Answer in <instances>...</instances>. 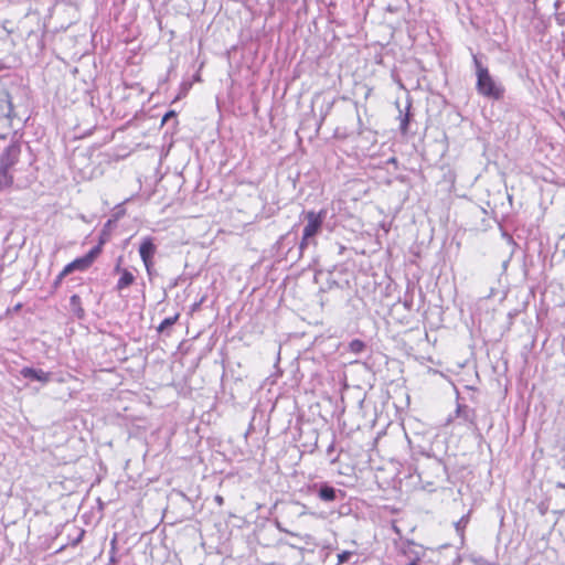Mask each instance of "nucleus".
Masks as SVG:
<instances>
[{
	"mask_svg": "<svg viewBox=\"0 0 565 565\" xmlns=\"http://www.w3.org/2000/svg\"><path fill=\"white\" fill-rule=\"evenodd\" d=\"M305 218L307 221V224L303 227L302 237L301 241L298 243V247L296 250H294V247L297 245L298 235L296 232H294V230L282 235L277 242L278 250L282 253L284 249L287 248L285 257L287 259H291L292 262H297L298 259H300L303 250L309 245H317L316 236L322 230V224L326 218V212L308 211L305 213Z\"/></svg>",
	"mask_w": 565,
	"mask_h": 565,
	"instance_id": "nucleus-1",
	"label": "nucleus"
},
{
	"mask_svg": "<svg viewBox=\"0 0 565 565\" xmlns=\"http://www.w3.org/2000/svg\"><path fill=\"white\" fill-rule=\"evenodd\" d=\"M473 65L476 68V90L479 95L493 100H501L504 97L505 88L483 66L477 55H473Z\"/></svg>",
	"mask_w": 565,
	"mask_h": 565,
	"instance_id": "nucleus-2",
	"label": "nucleus"
},
{
	"mask_svg": "<svg viewBox=\"0 0 565 565\" xmlns=\"http://www.w3.org/2000/svg\"><path fill=\"white\" fill-rule=\"evenodd\" d=\"M447 475L446 466L441 460L428 457L420 465L418 478L423 487L429 491L433 490L438 482H441Z\"/></svg>",
	"mask_w": 565,
	"mask_h": 565,
	"instance_id": "nucleus-3",
	"label": "nucleus"
},
{
	"mask_svg": "<svg viewBox=\"0 0 565 565\" xmlns=\"http://www.w3.org/2000/svg\"><path fill=\"white\" fill-rule=\"evenodd\" d=\"M309 491L317 493L318 498L326 502L332 503L344 498V492L337 489L328 482H317L309 486Z\"/></svg>",
	"mask_w": 565,
	"mask_h": 565,
	"instance_id": "nucleus-4",
	"label": "nucleus"
},
{
	"mask_svg": "<svg viewBox=\"0 0 565 565\" xmlns=\"http://www.w3.org/2000/svg\"><path fill=\"white\" fill-rule=\"evenodd\" d=\"M156 252L157 246L153 243V238L150 236L143 237L139 246V255L149 276L152 275L153 256Z\"/></svg>",
	"mask_w": 565,
	"mask_h": 565,
	"instance_id": "nucleus-5",
	"label": "nucleus"
},
{
	"mask_svg": "<svg viewBox=\"0 0 565 565\" xmlns=\"http://www.w3.org/2000/svg\"><path fill=\"white\" fill-rule=\"evenodd\" d=\"M21 154V145L19 142H11L0 154V168L9 170L19 162Z\"/></svg>",
	"mask_w": 565,
	"mask_h": 565,
	"instance_id": "nucleus-6",
	"label": "nucleus"
},
{
	"mask_svg": "<svg viewBox=\"0 0 565 565\" xmlns=\"http://www.w3.org/2000/svg\"><path fill=\"white\" fill-rule=\"evenodd\" d=\"M403 557L405 561H399V565H418L422 557L420 546L416 545L413 542L403 543L401 547Z\"/></svg>",
	"mask_w": 565,
	"mask_h": 565,
	"instance_id": "nucleus-7",
	"label": "nucleus"
},
{
	"mask_svg": "<svg viewBox=\"0 0 565 565\" xmlns=\"http://www.w3.org/2000/svg\"><path fill=\"white\" fill-rule=\"evenodd\" d=\"M455 416L462 420L465 424H469L473 430H477L476 424V411L467 405L457 404Z\"/></svg>",
	"mask_w": 565,
	"mask_h": 565,
	"instance_id": "nucleus-8",
	"label": "nucleus"
},
{
	"mask_svg": "<svg viewBox=\"0 0 565 565\" xmlns=\"http://www.w3.org/2000/svg\"><path fill=\"white\" fill-rule=\"evenodd\" d=\"M20 374L23 379L31 380V381H38L43 384L49 383L51 380V373L44 372L41 369H34L24 366L20 370Z\"/></svg>",
	"mask_w": 565,
	"mask_h": 565,
	"instance_id": "nucleus-9",
	"label": "nucleus"
},
{
	"mask_svg": "<svg viewBox=\"0 0 565 565\" xmlns=\"http://www.w3.org/2000/svg\"><path fill=\"white\" fill-rule=\"evenodd\" d=\"M135 279L136 278L131 271H129L128 269H122L120 278L118 279V281L116 284V289L118 291H121L122 289L128 288L129 286H131L135 282Z\"/></svg>",
	"mask_w": 565,
	"mask_h": 565,
	"instance_id": "nucleus-10",
	"label": "nucleus"
},
{
	"mask_svg": "<svg viewBox=\"0 0 565 565\" xmlns=\"http://www.w3.org/2000/svg\"><path fill=\"white\" fill-rule=\"evenodd\" d=\"M70 308L76 318L83 319L85 317V310L82 307V300L78 295H73L70 298Z\"/></svg>",
	"mask_w": 565,
	"mask_h": 565,
	"instance_id": "nucleus-11",
	"label": "nucleus"
},
{
	"mask_svg": "<svg viewBox=\"0 0 565 565\" xmlns=\"http://www.w3.org/2000/svg\"><path fill=\"white\" fill-rule=\"evenodd\" d=\"M411 106H412V102L408 99L407 106H406V113L403 114V111L399 109V116H398L399 130L403 135H405L408 131V125H409V120H411V113H409Z\"/></svg>",
	"mask_w": 565,
	"mask_h": 565,
	"instance_id": "nucleus-12",
	"label": "nucleus"
},
{
	"mask_svg": "<svg viewBox=\"0 0 565 565\" xmlns=\"http://www.w3.org/2000/svg\"><path fill=\"white\" fill-rule=\"evenodd\" d=\"M366 343L360 339H353L348 344V350L353 354H362L366 351Z\"/></svg>",
	"mask_w": 565,
	"mask_h": 565,
	"instance_id": "nucleus-13",
	"label": "nucleus"
},
{
	"mask_svg": "<svg viewBox=\"0 0 565 565\" xmlns=\"http://www.w3.org/2000/svg\"><path fill=\"white\" fill-rule=\"evenodd\" d=\"M13 183V174L9 170L0 168V191L10 188Z\"/></svg>",
	"mask_w": 565,
	"mask_h": 565,
	"instance_id": "nucleus-14",
	"label": "nucleus"
},
{
	"mask_svg": "<svg viewBox=\"0 0 565 565\" xmlns=\"http://www.w3.org/2000/svg\"><path fill=\"white\" fill-rule=\"evenodd\" d=\"M180 315L175 313L173 317L166 318L162 320V322L158 326L157 331L159 333L164 332L168 328L172 327L179 319Z\"/></svg>",
	"mask_w": 565,
	"mask_h": 565,
	"instance_id": "nucleus-15",
	"label": "nucleus"
},
{
	"mask_svg": "<svg viewBox=\"0 0 565 565\" xmlns=\"http://www.w3.org/2000/svg\"><path fill=\"white\" fill-rule=\"evenodd\" d=\"M73 264L75 265V269L81 271H84L92 266V264L88 262L85 255L74 259Z\"/></svg>",
	"mask_w": 565,
	"mask_h": 565,
	"instance_id": "nucleus-16",
	"label": "nucleus"
},
{
	"mask_svg": "<svg viewBox=\"0 0 565 565\" xmlns=\"http://www.w3.org/2000/svg\"><path fill=\"white\" fill-rule=\"evenodd\" d=\"M469 514H466L463 516H461V519L459 521H457L455 523V529H456V532L461 536L463 537V531L469 522Z\"/></svg>",
	"mask_w": 565,
	"mask_h": 565,
	"instance_id": "nucleus-17",
	"label": "nucleus"
},
{
	"mask_svg": "<svg viewBox=\"0 0 565 565\" xmlns=\"http://www.w3.org/2000/svg\"><path fill=\"white\" fill-rule=\"evenodd\" d=\"M103 241L99 242L98 245L94 246L87 254H85V257L88 259L90 264L94 263V260L98 257V255L102 253V245Z\"/></svg>",
	"mask_w": 565,
	"mask_h": 565,
	"instance_id": "nucleus-18",
	"label": "nucleus"
},
{
	"mask_svg": "<svg viewBox=\"0 0 565 565\" xmlns=\"http://www.w3.org/2000/svg\"><path fill=\"white\" fill-rule=\"evenodd\" d=\"M353 553L350 551H343L338 554V565L348 562L352 557Z\"/></svg>",
	"mask_w": 565,
	"mask_h": 565,
	"instance_id": "nucleus-19",
	"label": "nucleus"
},
{
	"mask_svg": "<svg viewBox=\"0 0 565 565\" xmlns=\"http://www.w3.org/2000/svg\"><path fill=\"white\" fill-rule=\"evenodd\" d=\"M110 551H109V554H110V557H109V562L110 563H116L117 562V558H116V553H117V550H116V539H114L111 541V544H110Z\"/></svg>",
	"mask_w": 565,
	"mask_h": 565,
	"instance_id": "nucleus-20",
	"label": "nucleus"
},
{
	"mask_svg": "<svg viewBox=\"0 0 565 565\" xmlns=\"http://www.w3.org/2000/svg\"><path fill=\"white\" fill-rule=\"evenodd\" d=\"M75 265L73 264V262L68 263L64 268L63 270L61 271L62 276L66 277L67 275H70L71 273L75 271Z\"/></svg>",
	"mask_w": 565,
	"mask_h": 565,
	"instance_id": "nucleus-21",
	"label": "nucleus"
},
{
	"mask_svg": "<svg viewBox=\"0 0 565 565\" xmlns=\"http://www.w3.org/2000/svg\"><path fill=\"white\" fill-rule=\"evenodd\" d=\"M475 565H499L498 563L490 562L483 557H478L473 561Z\"/></svg>",
	"mask_w": 565,
	"mask_h": 565,
	"instance_id": "nucleus-22",
	"label": "nucleus"
},
{
	"mask_svg": "<svg viewBox=\"0 0 565 565\" xmlns=\"http://www.w3.org/2000/svg\"><path fill=\"white\" fill-rule=\"evenodd\" d=\"M64 278H65V277H64V276H62V274L60 273V274L56 276V278L54 279V281H53V288H54V289H57V288L61 286L62 280H63Z\"/></svg>",
	"mask_w": 565,
	"mask_h": 565,
	"instance_id": "nucleus-23",
	"label": "nucleus"
},
{
	"mask_svg": "<svg viewBox=\"0 0 565 565\" xmlns=\"http://www.w3.org/2000/svg\"><path fill=\"white\" fill-rule=\"evenodd\" d=\"M173 117H175V111L174 110H170V111L166 113V115L162 118L161 124L162 125L166 124L170 118H173Z\"/></svg>",
	"mask_w": 565,
	"mask_h": 565,
	"instance_id": "nucleus-24",
	"label": "nucleus"
},
{
	"mask_svg": "<svg viewBox=\"0 0 565 565\" xmlns=\"http://www.w3.org/2000/svg\"><path fill=\"white\" fill-rule=\"evenodd\" d=\"M302 509H303V510L301 511L300 515H307V514H309V515H316V513H315V512L309 511V510H308V508H307L305 504H302Z\"/></svg>",
	"mask_w": 565,
	"mask_h": 565,
	"instance_id": "nucleus-25",
	"label": "nucleus"
},
{
	"mask_svg": "<svg viewBox=\"0 0 565 565\" xmlns=\"http://www.w3.org/2000/svg\"><path fill=\"white\" fill-rule=\"evenodd\" d=\"M334 450V443H331V445L327 449V454L331 455V452Z\"/></svg>",
	"mask_w": 565,
	"mask_h": 565,
	"instance_id": "nucleus-26",
	"label": "nucleus"
},
{
	"mask_svg": "<svg viewBox=\"0 0 565 565\" xmlns=\"http://www.w3.org/2000/svg\"><path fill=\"white\" fill-rule=\"evenodd\" d=\"M278 530L281 531V532H285L287 534H290V535H296L295 533H292V532H290V531H288L286 529H282L279 524H278Z\"/></svg>",
	"mask_w": 565,
	"mask_h": 565,
	"instance_id": "nucleus-27",
	"label": "nucleus"
},
{
	"mask_svg": "<svg viewBox=\"0 0 565 565\" xmlns=\"http://www.w3.org/2000/svg\"><path fill=\"white\" fill-rule=\"evenodd\" d=\"M122 269H124V268H121V267H120V264L118 263V264L116 265V267H115V269H114V270H115V273H120V274H121V270H122Z\"/></svg>",
	"mask_w": 565,
	"mask_h": 565,
	"instance_id": "nucleus-28",
	"label": "nucleus"
},
{
	"mask_svg": "<svg viewBox=\"0 0 565 565\" xmlns=\"http://www.w3.org/2000/svg\"><path fill=\"white\" fill-rule=\"evenodd\" d=\"M200 305L201 302H195L193 306H192V311H195L200 308Z\"/></svg>",
	"mask_w": 565,
	"mask_h": 565,
	"instance_id": "nucleus-29",
	"label": "nucleus"
},
{
	"mask_svg": "<svg viewBox=\"0 0 565 565\" xmlns=\"http://www.w3.org/2000/svg\"><path fill=\"white\" fill-rule=\"evenodd\" d=\"M559 117H561V119L565 122V111H562V113L559 114Z\"/></svg>",
	"mask_w": 565,
	"mask_h": 565,
	"instance_id": "nucleus-30",
	"label": "nucleus"
},
{
	"mask_svg": "<svg viewBox=\"0 0 565 565\" xmlns=\"http://www.w3.org/2000/svg\"><path fill=\"white\" fill-rule=\"evenodd\" d=\"M216 501H217L218 503H222V502H223V498H222V497H220V495H217V497H216Z\"/></svg>",
	"mask_w": 565,
	"mask_h": 565,
	"instance_id": "nucleus-31",
	"label": "nucleus"
},
{
	"mask_svg": "<svg viewBox=\"0 0 565 565\" xmlns=\"http://www.w3.org/2000/svg\"><path fill=\"white\" fill-rule=\"evenodd\" d=\"M7 68L6 65L3 63H0V71Z\"/></svg>",
	"mask_w": 565,
	"mask_h": 565,
	"instance_id": "nucleus-32",
	"label": "nucleus"
},
{
	"mask_svg": "<svg viewBox=\"0 0 565 565\" xmlns=\"http://www.w3.org/2000/svg\"><path fill=\"white\" fill-rule=\"evenodd\" d=\"M451 420H452V416H449V418L447 419V423L449 424Z\"/></svg>",
	"mask_w": 565,
	"mask_h": 565,
	"instance_id": "nucleus-33",
	"label": "nucleus"
},
{
	"mask_svg": "<svg viewBox=\"0 0 565 565\" xmlns=\"http://www.w3.org/2000/svg\"><path fill=\"white\" fill-rule=\"evenodd\" d=\"M358 121H359V124H361V117L359 114H358Z\"/></svg>",
	"mask_w": 565,
	"mask_h": 565,
	"instance_id": "nucleus-34",
	"label": "nucleus"
},
{
	"mask_svg": "<svg viewBox=\"0 0 565 565\" xmlns=\"http://www.w3.org/2000/svg\"><path fill=\"white\" fill-rule=\"evenodd\" d=\"M114 564H115V563H110V562H109V564H107V565H114Z\"/></svg>",
	"mask_w": 565,
	"mask_h": 565,
	"instance_id": "nucleus-35",
	"label": "nucleus"
}]
</instances>
